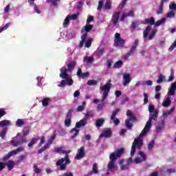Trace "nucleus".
Segmentation results:
<instances>
[{"mask_svg": "<svg viewBox=\"0 0 176 176\" xmlns=\"http://www.w3.org/2000/svg\"><path fill=\"white\" fill-rule=\"evenodd\" d=\"M46 149H49L48 144H45L44 146H43L41 148L38 150V153H43Z\"/></svg>", "mask_w": 176, "mask_h": 176, "instance_id": "nucleus-46", "label": "nucleus"}, {"mask_svg": "<svg viewBox=\"0 0 176 176\" xmlns=\"http://www.w3.org/2000/svg\"><path fill=\"white\" fill-rule=\"evenodd\" d=\"M158 116L159 111L157 109H155L153 112V113L150 115L148 120L147 121L144 128L143 129L139 136L134 140L132 144L131 156H134V153H135L136 149L135 146L139 150L142 148V146L144 145V139H142V137H144V135L148 134V133L151 131V127H152V120L156 122V120H157Z\"/></svg>", "mask_w": 176, "mask_h": 176, "instance_id": "nucleus-1", "label": "nucleus"}, {"mask_svg": "<svg viewBox=\"0 0 176 176\" xmlns=\"http://www.w3.org/2000/svg\"><path fill=\"white\" fill-rule=\"evenodd\" d=\"M138 46V40H135L132 47H131L130 51L124 56V58L125 59L129 58L130 56L133 54Z\"/></svg>", "mask_w": 176, "mask_h": 176, "instance_id": "nucleus-8", "label": "nucleus"}, {"mask_svg": "<svg viewBox=\"0 0 176 176\" xmlns=\"http://www.w3.org/2000/svg\"><path fill=\"white\" fill-rule=\"evenodd\" d=\"M170 104H171V100L170 98H168L163 103V107H167L170 106Z\"/></svg>", "mask_w": 176, "mask_h": 176, "instance_id": "nucleus-45", "label": "nucleus"}, {"mask_svg": "<svg viewBox=\"0 0 176 176\" xmlns=\"http://www.w3.org/2000/svg\"><path fill=\"white\" fill-rule=\"evenodd\" d=\"M60 74L59 75L60 78L62 80L60 81V83L58 85L59 87H65V86H72L74 85V80H72V78L69 77V74L67 73V67L63 66L60 69Z\"/></svg>", "mask_w": 176, "mask_h": 176, "instance_id": "nucleus-3", "label": "nucleus"}, {"mask_svg": "<svg viewBox=\"0 0 176 176\" xmlns=\"http://www.w3.org/2000/svg\"><path fill=\"white\" fill-rule=\"evenodd\" d=\"M164 23H166V18H162L155 22L154 25L155 27H159L162 25V24H164Z\"/></svg>", "mask_w": 176, "mask_h": 176, "instance_id": "nucleus-30", "label": "nucleus"}, {"mask_svg": "<svg viewBox=\"0 0 176 176\" xmlns=\"http://www.w3.org/2000/svg\"><path fill=\"white\" fill-rule=\"evenodd\" d=\"M112 80L111 79L108 80L106 84L103 86L100 87V91H102L103 96L101 100V102H104L107 98H108V95L111 91V88L112 87Z\"/></svg>", "mask_w": 176, "mask_h": 176, "instance_id": "nucleus-5", "label": "nucleus"}, {"mask_svg": "<svg viewBox=\"0 0 176 176\" xmlns=\"http://www.w3.org/2000/svg\"><path fill=\"white\" fill-rule=\"evenodd\" d=\"M156 32H157V30H153L150 35L148 36V41H152L153 38H155V36L156 35Z\"/></svg>", "mask_w": 176, "mask_h": 176, "instance_id": "nucleus-51", "label": "nucleus"}, {"mask_svg": "<svg viewBox=\"0 0 176 176\" xmlns=\"http://www.w3.org/2000/svg\"><path fill=\"white\" fill-rule=\"evenodd\" d=\"M165 121L161 120L157 126V133H160L163 129H164Z\"/></svg>", "mask_w": 176, "mask_h": 176, "instance_id": "nucleus-17", "label": "nucleus"}, {"mask_svg": "<svg viewBox=\"0 0 176 176\" xmlns=\"http://www.w3.org/2000/svg\"><path fill=\"white\" fill-rule=\"evenodd\" d=\"M6 131L7 129L6 128L3 129L2 131L0 133V137L2 138V140H3V138H5V137L6 136Z\"/></svg>", "mask_w": 176, "mask_h": 176, "instance_id": "nucleus-53", "label": "nucleus"}, {"mask_svg": "<svg viewBox=\"0 0 176 176\" xmlns=\"http://www.w3.org/2000/svg\"><path fill=\"white\" fill-rule=\"evenodd\" d=\"M164 80V76L163 74H159L158 79L157 80V83H162Z\"/></svg>", "mask_w": 176, "mask_h": 176, "instance_id": "nucleus-52", "label": "nucleus"}, {"mask_svg": "<svg viewBox=\"0 0 176 176\" xmlns=\"http://www.w3.org/2000/svg\"><path fill=\"white\" fill-rule=\"evenodd\" d=\"M112 135V131L111 129L106 130L100 134V137H105L106 138H109Z\"/></svg>", "mask_w": 176, "mask_h": 176, "instance_id": "nucleus-23", "label": "nucleus"}, {"mask_svg": "<svg viewBox=\"0 0 176 176\" xmlns=\"http://www.w3.org/2000/svg\"><path fill=\"white\" fill-rule=\"evenodd\" d=\"M75 67H76V62L72 61L67 65V68L66 67V74L68 72H72L74 71Z\"/></svg>", "mask_w": 176, "mask_h": 176, "instance_id": "nucleus-14", "label": "nucleus"}, {"mask_svg": "<svg viewBox=\"0 0 176 176\" xmlns=\"http://www.w3.org/2000/svg\"><path fill=\"white\" fill-rule=\"evenodd\" d=\"M54 140H56V134H53L50 139L48 140L47 143L46 144V145H48V146H50V145H52V144H53V142L54 141Z\"/></svg>", "mask_w": 176, "mask_h": 176, "instance_id": "nucleus-36", "label": "nucleus"}, {"mask_svg": "<svg viewBox=\"0 0 176 176\" xmlns=\"http://www.w3.org/2000/svg\"><path fill=\"white\" fill-rule=\"evenodd\" d=\"M104 6V1H99L98 6V10H101Z\"/></svg>", "mask_w": 176, "mask_h": 176, "instance_id": "nucleus-57", "label": "nucleus"}, {"mask_svg": "<svg viewBox=\"0 0 176 176\" xmlns=\"http://www.w3.org/2000/svg\"><path fill=\"white\" fill-rule=\"evenodd\" d=\"M85 105H86V102H82V105H80L77 107V112H82V111H85Z\"/></svg>", "mask_w": 176, "mask_h": 176, "instance_id": "nucleus-42", "label": "nucleus"}, {"mask_svg": "<svg viewBox=\"0 0 176 176\" xmlns=\"http://www.w3.org/2000/svg\"><path fill=\"white\" fill-rule=\"evenodd\" d=\"M10 25V23H7L4 26L0 27V34L1 32H3V31H5L9 28V26Z\"/></svg>", "mask_w": 176, "mask_h": 176, "instance_id": "nucleus-50", "label": "nucleus"}, {"mask_svg": "<svg viewBox=\"0 0 176 176\" xmlns=\"http://www.w3.org/2000/svg\"><path fill=\"white\" fill-rule=\"evenodd\" d=\"M155 111H156V109H155V105L150 104L148 106V112H149V113H152L155 112Z\"/></svg>", "mask_w": 176, "mask_h": 176, "instance_id": "nucleus-55", "label": "nucleus"}, {"mask_svg": "<svg viewBox=\"0 0 176 176\" xmlns=\"http://www.w3.org/2000/svg\"><path fill=\"white\" fill-rule=\"evenodd\" d=\"M10 124V121L8 120H4L0 122V127H3L5 126H9Z\"/></svg>", "mask_w": 176, "mask_h": 176, "instance_id": "nucleus-35", "label": "nucleus"}, {"mask_svg": "<svg viewBox=\"0 0 176 176\" xmlns=\"http://www.w3.org/2000/svg\"><path fill=\"white\" fill-rule=\"evenodd\" d=\"M69 19H71L69 18V15H68L63 22V27L65 28L68 26V24H69Z\"/></svg>", "mask_w": 176, "mask_h": 176, "instance_id": "nucleus-48", "label": "nucleus"}, {"mask_svg": "<svg viewBox=\"0 0 176 176\" xmlns=\"http://www.w3.org/2000/svg\"><path fill=\"white\" fill-rule=\"evenodd\" d=\"M122 163H124V160H121L120 161L121 170H124L129 169V165L128 164H122Z\"/></svg>", "mask_w": 176, "mask_h": 176, "instance_id": "nucleus-29", "label": "nucleus"}, {"mask_svg": "<svg viewBox=\"0 0 176 176\" xmlns=\"http://www.w3.org/2000/svg\"><path fill=\"white\" fill-rule=\"evenodd\" d=\"M126 116L129 119L125 120V126H126V129L131 130L133 126V123H136L137 122V117H135V115L131 113V111L130 110L126 111Z\"/></svg>", "mask_w": 176, "mask_h": 176, "instance_id": "nucleus-6", "label": "nucleus"}, {"mask_svg": "<svg viewBox=\"0 0 176 176\" xmlns=\"http://www.w3.org/2000/svg\"><path fill=\"white\" fill-rule=\"evenodd\" d=\"M84 61H86L88 64H91L94 61V58L93 56H85L84 58Z\"/></svg>", "mask_w": 176, "mask_h": 176, "instance_id": "nucleus-34", "label": "nucleus"}, {"mask_svg": "<svg viewBox=\"0 0 176 176\" xmlns=\"http://www.w3.org/2000/svg\"><path fill=\"white\" fill-rule=\"evenodd\" d=\"M123 79V86L126 87V86H128V85L130 84V82H131V78L130 77V74H129L128 73H124Z\"/></svg>", "mask_w": 176, "mask_h": 176, "instance_id": "nucleus-13", "label": "nucleus"}, {"mask_svg": "<svg viewBox=\"0 0 176 176\" xmlns=\"http://www.w3.org/2000/svg\"><path fill=\"white\" fill-rule=\"evenodd\" d=\"M144 104H148L149 102V99L148 98V94L144 93Z\"/></svg>", "mask_w": 176, "mask_h": 176, "instance_id": "nucleus-61", "label": "nucleus"}, {"mask_svg": "<svg viewBox=\"0 0 176 176\" xmlns=\"http://www.w3.org/2000/svg\"><path fill=\"white\" fill-rule=\"evenodd\" d=\"M112 8V3L109 0H107L104 4V9L109 10Z\"/></svg>", "mask_w": 176, "mask_h": 176, "instance_id": "nucleus-40", "label": "nucleus"}, {"mask_svg": "<svg viewBox=\"0 0 176 176\" xmlns=\"http://www.w3.org/2000/svg\"><path fill=\"white\" fill-rule=\"evenodd\" d=\"M126 43V41L123 39L118 38L117 40H115V43L113 44V46H116V47H118V46H123Z\"/></svg>", "mask_w": 176, "mask_h": 176, "instance_id": "nucleus-21", "label": "nucleus"}, {"mask_svg": "<svg viewBox=\"0 0 176 176\" xmlns=\"http://www.w3.org/2000/svg\"><path fill=\"white\" fill-rule=\"evenodd\" d=\"M92 171L94 173V174H98V166L97 163L93 164Z\"/></svg>", "mask_w": 176, "mask_h": 176, "instance_id": "nucleus-49", "label": "nucleus"}, {"mask_svg": "<svg viewBox=\"0 0 176 176\" xmlns=\"http://www.w3.org/2000/svg\"><path fill=\"white\" fill-rule=\"evenodd\" d=\"M71 123H72V121L71 120V119L65 118V126H66V127H69V126H71Z\"/></svg>", "mask_w": 176, "mask_h": 176, "instance_id": "nucleus-54", "label": "nucleus"}, {"mask_svg": "<svg viewBox=\"0 0 176 176\" xmlns=\"http://www.w3.org/2000/svg\"><path fill=\"white\" fill-rule=\"evenodd\" d=\"M94 113L91 111H87V113L85 114V119L87 121L89 120V118H94Z\"/></svg>", "mask_w": 176, "mask_h": 176, "instance_id": "nucleus-31", "label": "nucleus"}, {"mask_svg": "<svg viewBox=\"0 0 176 176\" xmlns=\"http://www.w3.org/2000/svg\"><path fill=\"white\" fill-rule=\"evenodd\" d=\"M122 67H123V60H118L114 63L113 68L119 69L122 68Z\"/></svg>", "mask_w": 176, "mask_h": 176, "instance_id": "nucleus-28", "label": "nucleus"}, {"mask_svg": "<svg viewBox=\"0 0 176 176\" xmlns=\"http://www.w3.org/2000/svg\"><path fill=\"white\" fill-rule=\"evenodd\" d=\"M6 115V111L5 109H0V119Z\"/></svg>", "mask_w": 176, "mask_h": 176, "instance_id": "nucleus-59", "label": "nucleus"}, {"mask_svg": "<svg viewBox=\"0 0 176 176\" xmlns=\"http://www.w3.org/2000/svg\"><path fill=\"white\" fill-rule=\"evenodd\" d=\"M25 142H27V140L24 138H21L19 140H11V144L12 146H19V145L25 144Z\"/></svg>", "mask_w": 176, "mask_h": 176, "instance_id": "nucleus-11", "label": "nucleus"}, {"mask_svg": "<svg viewBox=\"0 0 176 176\" xmlns=\"http://www.w3.org/2000/svg\"><path fill=\"white\" fill-rule=\"evenodd\" d=\"M78 16H79V14H74L72 16H69V19L70 20H76V19H78Z\"/></svg>", "mask_w": 176, "mask_h": 176, "instance_id": "nucleus-62", "label": "nucleus"}, {"mask_svg": "<svg viewBox=\"0 0 176 176\" xmlns=\"http://www.w3.org/2000/svg\"><path fill=\"white\" fill-rule=\"evenodd\" d=\"M36 141L37 139L35 138H33L30 142L28 143V146H29V148H32L34 146V145H35V144H36Z\"/></svg>", "mask_w": 176, "mask_h": 176, "instance_id": "nucleus-37", "label": "nucleus"}, {"mask_svg": "<svg viewBox=\"0 0 176 176\" xmlns=\"http://www.w3.org/2000/svg\"><path fill=\"white\" fill-rule=\"evenodd\" d=\"M176 90V82H173L168 89V96H174Z\"/></svg>", "mask_w": 176, "mask_h": 176, "instance_id": "nucleus-16", "label": "nucleus"}, {"mask_svg": "<svg viewBox=\"0 0 176 176\" xmlns=\"http://www.w3.org/2000/svg\"><path fill=\"white\" fill-rule=\"evenodd\" d=\"M82 76H83V73L82 72V69L78 68L77 71V76H78V78H82Z\"/></svg>", "mask_w": 176, "mask_h": 176, "instance_id": "nucleus-63", "label": "nucleus"}, {"mask_svg": "<svg viewBox=\"0 0 176 176\" xmlns=\"http://www.w3.org/2000/svg\"><path fill=\"white\" fill-rule=\"evenodd\" d=\"M164 6V4H163V3H160L159 9L156 10L157 14H162V13H163Z\"/></svg>", "mask_w": 176, "mask_h": 176, "instance_id": "nucleus-38", "label": "nucleus"}, {"mask_svg": "<svg viewBox=\"0 0 176 176\" xmlns=\"http://www.w3.org/2000/svg\"><path fill=\"white\" fill-rule=\"evenodd\" d=\"M82 41H80L79 44V47H82L83 45H85V43L86 42V39H87V33H85L81 36Z\"/></svg>", "mask_w": 176, "mask_h": 176, "instance_id": "nucleus-25", "label": "nucleus"}, {"mask_svg": "<svg viewBox=\"0 0 176 176\" xmlns=\"http://www.w3.org/2000/svg\"><path fill=\"white\" fill-rule=\"evenodd\" d=\"M138 46V40H135L132 47H131L130 51L124 56V58L125 59L129 58L130 56L133 54Z\"/></svg>", "mask_w": 176, "mask_h": 176, "instance_id": "nucleus-9", "label": "nucleus"}, {"mask_svg": "<svg viewBox=\"0 0 176 176\" xmlns=\"http://www.w3.org/2000/svg\"><path fill=\"white\" fill-rule=\"evenodd\" d=\"M62 153H65L64 158H60L57 162L56 166H59V170L60 171H64L67 170V165L71 164V160H69V151H63Z\"/></svg>", "mask_w": 176, "mask_h": 176, "instance_id": "nucleus-4", "label": "nucleus"}, {"mask_svg": "<svg viewBox=\"0 0 176 176\" xmlns=\"http://www.w3.org/2000/svg\"><path fill=\"white\" fill-rule=\"evenodd\" d=\"M33 168H34V172L36 174H39V173L42 172V170H41V168H38V165H36V164H34Z\"/></svg>", "mask_w": 176, "mask_h": 176, "instance_id": "nucleus-47", "label": "nucleus"}, {"mask_svg": "<svg viewBox=\"0 0 176 176\" xmlns=\"http://www.w3.org/2000/svg\"><path fill=\"white\" fill-rule=\"evenodd\" d=\"M119 19H120V12L116 11L114 12L112 15L113 25H116V24L119 23Z\"/></svg>", "mask_w": 176, "mask_h": 176, "instance_id": "nucleus-12", "label": "nucleus"}, {"mask_svg": "<svg viewBox=\"0 0 176 176\" xmlns=\"http://www.w3.org/2000/svg\"><path fill=\"white\" fill-rule=\"evenodd\" d=\"M97 83H98V82L96 80H89L87 82V85H88V86H96Z\"/></svg>", "mask_w": 176, "mask_h": 176, "instance_id": "nucleus-44", "label": "nucleus"}, {"mask_svg": "<svg viewBox=\"0 0 176 176\" xmlns=\"http://www.w3.org/2000/svg\"><path fill=\"white\" fill-rule=\"evenodd\" d=\"M155 146V140H152L148 143V149L151 150Z\"/></svg>", "mask_w": 176, "mask_h": 176, "instance_id": "nucleus-60", "label": "nucleus"}, {"mask_svg": "<svg viewBox=\"0 0 176 176\" xmlns=\"http://www.w3.org/2000/svg\"><path fill=\"white\" fill-rule=\"evenodd\" d=\"M86 123H87V121L85 118L83 120H80L78 122H76V129H80V127H85L86 126Z\"/></svg>", "mask_w": 176, "mask_h": 176, "instance_id": "nucleus-19", "label": "nucleus"}, {"mask_svg": "<svg viewBox=\"0 0 176 176\" xmlns=\"http://www.w3.org/2000/svg\"><path fill=\"white\" fill-rule=\"evenodd\" d=\"M104 123H105V120L102 119V118H99L96 120V123H95V126L96 127H102V124H104Z\"/></svg>", "mask_w": 176, "mask_h": 176, "instance_id": "nucleus-24", "label": "nucleus"}, {"mask_svg": "<svg viewBox=\"0 0 176 176\" xmlns=\"http://www.w3.org/2000/svg\"><path fill=\"white\" fill-rule=\"evenodd\" d=\"M74 112V109H71L69 110V111L67 113L65 119H72V113Z\"/></svg>", "mask_w": 176, "mask_h": 176, "instance_id": "nucleus-41", "label": "nucleus"}, {"mask_svg": "<svg viewBox=\"0 0 176 176\" xmlns=\"http://www.w3.org/2000/svg\"><path fill=\"white\" fill-rule=\"evenodd\" d=\"M25 124V122L22 119H18L16 122V127H23Z\"/></svg>", "mask_w": 176, "mask_h": 176, "instance_id": "nucleus-33", "label": "nucleus"}, {"mask_svg": "<svg viewBox=\"0 0 176 176\" xmlns=\"http://www.w3.org/2000/svg\"><path fill=\"white\" fill-rule=\"evenodd\" d=\"M105 53V48H98L97 50L94 52V55L98 57V58H101L104 54Z\"/></svg>", "mask_w": 176, "mask_h": 176, "instance_id": "nucleus-15", "label": "nucleus"}, {"mask_svg": "<svg viewBox=\"0 0 176 176\" xmlns=\"http://www.w3.org/2000/svg\"><path fill=\"white\" fill-rule=\"evenodd\" d=\"M85 146H82L78 149V154L76 155L75 159L76 160H80V159H83V157H85Z\"/></svg>", "mask_w": 176, "mask_h": 176, "instance_id": "nucleus-10", "label": "nucleus"}, {"mask_svg": "<svg viewBox=\"0 0 176 176\" xmlns=\"http://www.w3.org/2000/svg\"><path fill=\"white\" fill-rule=\"evenodd\" d=\"M124 152V148H121L117 151L112 153L109 155V162L107 165V168L111 171H116V170H118V168L115 166V163H116V160H118V158L120 157L122 155H123V153Z\"/></svg>", "mask_w": 176, "mask_h": 176, "instance_id": "nucleus-2", "label": "nucleus"}, {"mask_svg": "<svg viewBox=\"0 0 176 176\" xmlns=\"http://www.w3.org/2000/svg\"><path fill=\"white\" fill-rule=\"evenodd\" d=\"M70 133H72L73 134V135H72V140H74V138H75V137H78V135L79 134V129H77L76 128L72 129L70 131Z\"/></svg>", "mask_w": 176, "mask_h": 176, "instance_id": "nucleus-26", "label": "nucleus"}, {"mask_svg": "<svg viewBox=\"0 0 176 176\" xmlns=\"http://www.w3.org/2000/svg\"><path fill=\"white\" fill-rule=\"evenodd\" d=\"M169 9H170V10H176V4L175 3L170 4L169 6Z\"/></svg>", "mask_w": 176, "mask_h": 176, "instance_id": "nucleus-64", "label": "nucleus"}, {"mask_svg": "<svg viewBox=\"0 0 176 176\" xmlns=\"http://www.w3.org/2000/svg\"><path fill=\"white\" fill-rule=\"evenodd\" d=\"M30 130H31V127L30 126H27L26 130L23 131V136H21V138H25V139L27 140L26 137H27V135H28V134H30Z\"/></svg>", "mask_w": 176, "mask_h": 176, "instance_id": "nucleus-27", "label": "nucleus"}, {"mask_svg": "<svg viewBox=\"0 0 176 176\" xmlns=\"http://www.w3.org/2000/svg\"><path fill=\"white\" fill-rule=\"evenodd\" d=\"M142 24H150V25H155V18L151 16L150 19H145L142 22Z\"/></svg>", "mask_w": 176, "mask_h": 176, "instance_id": "nucleus-18", "label": "nucleus"}, {"mask_svg": "<svg viewBox=\"0 0 176 176\" xmlns=\"http://www.w3.org/2000/svg\"><path fill=\"white\" fill-rule=\"evenodd\" d=\"M120 112V109H116L114 111H113L111 119H115L116 118V115Z\"/></svg>", "mask_w": 176, "mask_h": 176, "instance_id": "nucleus-43", "label": "nucleus"}, {"mask_svg": "<svg viewBox=\"0 0 176 176\" xmlns=\"http://www.w3.org/2000/svg\"><path fill=\"white\" fill-rule=\"evenodd\" d=\"M93 30V25H89L87 23L81 30V32H90Z\"/></svg>", "mask_w": 176, "mask_h": 176, "instance_id": "nucleus-20", "label": "nucleus"}, {"mask_svg": "<svg viewBox=\"0 0 176 176\" xmlns=\"http://www.w3.org/2000/svg\"><path fill=\"white\" fill-rule=\"evenodd\" d=\"M174 16H175V13L171 11L167 13L166 17L168 19H171V17H174Z\"/></svg>", "mask_w": 176, "mask_h": 176, "instance_id": "nucleus-58", "label": "nucleus"}, {"mask_svg": "<svg viewBox=\"0 0 176 176\" xmlns=\"http://www.w3.org/2000/svg\"><path fill=\"white\" fill-rule=\"evenodd\" d=\"M7 166L9 170H13L14 168V166H16V163L13 160H9L7 163L5 164V166Z\"/></svg>", "mask_w": 176, "mask_h": 176, "instance_id": "nucleus-22", "label": "nucleus"}, {"mask_svg": "<svg viewBox=\"0 0 176 176\" xmlns=\"http://www.w3.org/2000/svg\"><path fill=\"white\" fill-rule=\"evenodd\" d=\"M152 30V27L151 26H147L146 28V29L144 30V32H143V37L144 38H147L148 35L149 34V31H151Z\"/></svg>", "mask_w": 176, "mask_h": 176, "instance_id": "nucleus-32", "label": "nucleus"}, {"mask_svg": "<svg viewBox=\"0 0 176 176\" xmlns=\"http://www.w3.org/2000/svg\"><path fill=\"white\" fill-rule=\"evenodd\" d=\"M24 151V147H18L17 148L10 151L6 156L3 157V162H6V160L10 159L13 155H17L19 152H23Z\"/></svg>", "mask_w": 176, "mask_h": 176, "instance_id": "nucleus-7", "label": "nucleus"}, {"mask_svg": "<svg viewBox=\"0 0 176 176\" xmlns=\"http://www.w3.org/2000/svg\"><path fill=\"white\" fill-rule=\"evenodd\" d=\"M49 101H50V98H45L42 100L43 107H47V105H49Z\"/></svg>", "mask_w": 176, "mask_h": 176, "instance_id": "nucleus-39", "label": "nucleus"}, {"mask_svg": "<svg viewBox=\"0 0 176 176\" xmlns=\"http://www.w3.org/2000/svg\"><path fill=\"white\" fill-rule=\"evenodd\" d=\"M85 47H87V48L90 47L91 46V39L88 38L85 42Z\"/></svg>", "mask_w": 176, "mask_h": 176, "instance_id": "nucleus-56", "label": "nucleus"}]
</instances>
